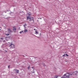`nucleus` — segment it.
Instances as JSON below:
<instances>
[{"instance_id":"f257e3e1","label":"nucleus","mask_w":78,"mask_h":78,"mask_svg":"<svg viewBox=\"0 0 78 78\" xmlns=\"http://www.w3.org/2000/svg\"><path fill=\"white\" fill-rule=\"evenodd\" d=\"M64 76H65L66 77H64V76L62 77H61L60 76H55V78H69V76H70V75H69V73H67L65 74H64Z\"/></svg>"},{"instance_id":"f03ea898","label":"nucleus","mask_w":78,"mask_h":78,"mask_svg":"<svg viewBox=\"0 0 78 78\" xmlns=\"http://www.w3.org/2000/svg\"><path fill=\"white\" fill-rule=\"evenodd\" d=\"M27 20H28V19H29V21L30 22H31V21H32V19H31V18L32 17H30V16H27Z\"/></svg>"},{"instance_id":"7ed1b4c3","label":"nucleus","mask_w":78,"mask_h":78,"mask_svg":"<svg viewBox=\"0 0 78 78\" xmlns=\"http://www.w3.org/2000/svg\"><path fill=\"white\" fill-rule=\"evenodd\" d=\"M10 47L12 48H14V45L13 44H11L10 45Z\"/></svg>"},{"instance_id":"20e7f679","label":"nucleus","mask_w":78,"mask_h":78,"mask_svg":"<svg viewBox=\"0 0 78 78\" xmlns=\"http://www.w3.org/2000/svg\"><path fill=\"white\" fill-rule=\"evenodd\" d=\"M8 30L9 33L12 32V30H11V29L10 28H9L8 29Z\"/></svg>"},{"instance_id":"39448f33","label":"nucleus","mask_w":78,"mask_h":78,"mask_svg":"<svg viewBox=\"0 0 78 78\" xmlns=\"http://www.w3.org/2000/svg\"><path fill=\"white\" fill-rule=\"evenodd\" d=\"M73 72L74 73V74L75 75H76L78 73V72L77 71L74 72Z\"/></svg>"},{"instance_id":"423d86ee","label":"nucleus","mask_w":78,"mask_h":78,"mask_svg":"<svg viewBox=\"0 0 78 78\" xmlns=\"http://www.w3.org/2000/svg\"><path fill=\"white\" fill-rule=\"evenodd\" d=\"M13 31H16V27H13Z\"/></svg>"},{"instance_id":"0eeeda50","label":"nucleus","mask_w":78,"mask_h":78,"mask_svg":"<svg viewBox=\"0 0 78 78\" xmlns=\"http://www.w3.org/2000/svg\"><path fill=\"white\" fill-rule=\"evenodd\" d=\"M27 31H28V30H27L26 29H24V33H26V32H27Z\"/></svg>"},{"instance_id":"6e6552de","label":"nucleus","mask_w":78,"mask_h":78,"mask_svg":"<svg viewBox=\"0 0 78 78\" xmlns=\"http://www.w3.org/2000/svg\"><path fill=\"white\" fill-rule=\"evenodd\" d=\"M19 70H16V73H19Z\"/></svg>"},{"instance_id":"1a4fd4ad","label":"nucleus","mask_w":78,"mask_h":78,"mask_svg":"<svg viewBox=\"0 0 78 78\" xmlns=\"http://www.w3.org/2000/svg\"><path fill=\"white\" fill-rule=\"evenodd\" d=\"M31 18H32V20H33V22H34V17H32Z\"/></svg>"},{"instance_id":"9d476101","label":"nucleus","mask_w":78,"mask_h":78,"mask_svg":"<svg viewBox=\"0 0 78 78\" xmlns=\"http://www.w3.org/2000/svg\"><path fill=\"white\" fill-rule=\"evenodd\" d=\"M35 33L36 34H37V33H38V32H37V30L35 31Z\"/></svg>"},{"instance_id":"9b49d317","label":"nucleus","mask_w":78,"mask_h":78,"mask_svg":"<svg viewBox=\"0 0 78 78\" xmlns=\"http://www.w3.org/2000/svg\"><path fill=\"white\" fill-rule=\"evenodd\" d=\"M23 31H20V34H21V33H23Z\"/></svg>"},{"instance_id":"f8f14e48","label":"nucleus","mask_w":78,"mask_h":78,"mask_svg":"<svg viewBox=\"0 0 78 78\" xmlns=\"http://www.w3.org/2000/svg\"><path fill=\"white\" fill-rule=\"evenodd\" d=\"M5 35H6V36H9V34H5Z\"/></svg>"},{"instance_id":"ddd939ff","label":"nucleus","mask_w":78,"mask_h":78,"mask_svg":"<svg viewBox=\"0 0 78 78\" xmlns=\"http://www.w3.org/2000/svg\"><path fill=\"white\" fill-rule=\"evenodd\" d=\"M31 13H30L29 14V16H30V15H31Z\"/></svg>"},{"instance_id":"4468645a","label":"nucleus","mask_w":78,"mask_h":78,"mask_svg":"<svg viewBox=\"0 0 78 78\" xmlns=\"http://www.w3.org/2000/svg\"><path fill=\"white\" fill-rule=\"evenodd\" d=\"M9 67H10V66H8V68H9Z\"/></svg>"},{"instance_id":"2eb2a0df","label":"nucleus","mask_w":78,"mask_h":78,"mask_svg":"<svg viewBox=\"0 0 78 78\" xmlns=\"http://www.w3.org/2000/svg\"><path fill=\"white\" fill-rule=\"evenodd\" d=\"M28 70H29V69H30V66H29L28 67Z\"/></svg>"},{"instance_id":"dca6fc26","label":"nucleus","mask_w":78,"mask_h":78,"mask_svg":"<svg viewBox=\"0 0 78 78\" xmlns=\"http://www.w3.org/2000/svg\"><path fill=\"white\" fill-rule=\"evenodd\" d=\"M69 75H73V73L69 74Z\"/></svg>"},{"instance_id":"f3484780","label":"nucleus","mask_w":78,"mask_h":78,"mask_svg":"<svg viewBox=\"0 0 78 78\" xmlns=\"http://www.w3.org/2000/svg\"><path fill=\"white\" fill-rule=\"evenodd\" d=\"M62 56H63V57H64V56H65V54L63 55H62Z\"/></svg>"},{"instance_id":"a211bd4d","label":"nucleus","mask_w":78,"mask_h":78,"mask_svg":"<svg viewBox=\"0 0 78 78\" xmlns=\"http://www.w3.org/2000/svg\"><path fill=\"white\" fill-rule=\"evenodd\" d=\"M66 55L67 56H69V55H68L67 54H66Z\"/></svg>"},{"instance_id":"6ab92c4d","label":"nucleus","mask_w":78,"mask_h":78,"mask_svg":"<svg viewBox=\"0 0 78 78\" xmlns=\"http://www.w3.org/2000/svg\"><path fill=\"white\" fill-rule=\"evenodd\" d=\"M25 25H24V27L25 28Z\"/></svg>"},{"instance_id":"aec40b11","label":"nucleus","mask_w":78,"mask_h":78,"mask_svg":"<svg viewBox=\"0 0 78 78\" xmlns=\"http://www.w3.org/2000/svg\"><path fill=\"white\" fill-rule=\"evenodd\" d=\"M34 30H36V29H34Z\"/></svg>"},{"instance_id":"412c9836","label":"nucleus","mask_w":78,"mask_h":78,"mask_svg":"<svg viewBox=\"0 0 78 78\" xmlns=\"http://www.w3.org/2000/svg\"><path fill=\"white\" fill-rule=\"evenodd\" d=\"M32 69H33V68H34V67H32Z\"/></svg>"},{"instance_id":"4be33fe9","label":"nucleus","mask_w":78,"mask_h":78,"mask_svg":"<svg viewBox=\"0 0 78 78\" xmlns=\"http://www.w3.org/2000/svg\"><path fill=\"white\" fill-rule=\"evenodd\" d=\"M37 22H39L38 20H37Z\"/></svg>"},{"instance_id":"5701e85b","label":"nucleus","mask_w":78,"mask_h":78,"mask_svg":"<svg viewBox=\"0 0 78 78\" xmlns=\"http://www.w3.org/2000/svg\"><path fill=\"white\" fill-rule=\"evenodd\" d=\"M40 19H42V18H40Z\"/></svg>"},{"instance_id":"b1692460","label":"nucleus","mask_w":78,"mask_h":78,"mask_svg":"<svg viewBox=\"0 0 78 78\" xmlns=\"http://www.w3.org/2000/svg\"><path fill=\"white\" fill-rule=\"evenodd\" d=\"M40 19V18H38V19Z\"/></svg>"},{"instance_id":"393cba45","label":"nucleus","mask_w":78,"mask_h":78,"mask_svg":"<svg viewBox=\"0 0 78 78\" xmlns=\"http://www.w3.org/2000/svg\"><path fill=\"white\" fill-rule=\"evenodd\" d=\"M0 30H1V29H0Z\"/></svg>"},{"instance_id":"a878e982","label":"nucleus","mask_w":78,"mask_h":78,"mask_svg":"<svg viewBox=\"0 0 78 78\" xmlns=\"http://www.w3.org/2000/svg\"><path fill=\"white\" fill-rule=\"evenodd\" d=\"M6 52H7V51H6Z\"/></svg>"}]
</instances>
